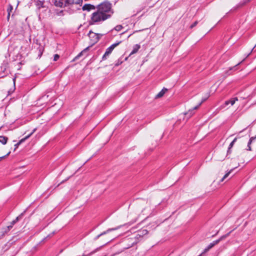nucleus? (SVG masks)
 <instances>
[{
  "instance_id": "obj_38",
  "label": "nucleus",
  "mask_w": 256,
  "mask_h": 256,
  "mask_svg": "<svg viewBox=\"0 0 256 256\" xmlns=\"http://www.w3.org/2000/svg\"><path fill=\"white\" fill-rule=\"evenodd\" d=\"M128 58V57H126V58H124V60H126Z\"/></svg>"
},
{
  "instance_id": "obj_23",
  "label": "nucleus",
  "mask_w": 256,
  "mask_h": 256,
  "mask_svg": "<svg viewBox=\"0 0 256 256\" xmlns=\"http://www.w3.org/2000/svg\"><path fill=\"white\" fill-rule=\"evenodd\" d=\"M13 10V7L11 4H9L8 7V8L7 11L8 14H10L12 11Z\"/></svg>"
},
{
  "instance_id": "obj_36",
  "label": "nucleus",
  "mask_w": 256,
  "mask_h": 256,
  "mask_svg": "<svg viewBox=\"0 0 256 256\" xmlns=\"http://www.w3.org/2000/svg\"><path fill=\"white\" fill-rule=\"evenodd\" d=\"M8 53H9V52H10V54H12V51L9 52V50H8Z\"/></svg>"
},
{
  "instance_id": "obj_33",
  "label": "nucleus",
  "mask_w": 256,
  "mask_h": 256,
  "mask_svg": "<svg viewBox=\"0 0 256 256\" xmlns=\"http://www.w3.org/2000/svg\"><path fill=\"white\" fill-rule=\"evenodd\" d=\"M10 14H8V16H7V18L8 20L10 18Z\"/></svg>"
},
{
  "instance_id": "obj_14",
  "label": "nucleus",
  "mask_w": 256,
  "mask_h": 256,
  "mask_svg": "<svg viewBox=\"0 0 256 256\" xmlns=\"http://www.w3.org/2000/svg\"><path fill=\"white\" fill-rule=\"evenodd\" d=\"M236 140H237V138H234V140L230 144L228 151H227V155L230 154V152H231L230 149L232 148L234 144L236 142Z\"/></svg>"
},
{
  "instance_id": "obj_42",
  "label": "nucleus",
  "mask_w": 256,
  "mask_h": 256,
  "mask_svg": "<svg viewBox=\"0 0 256 256\" xmlns=\"http://www.w3.org/2000/svg\"><path fill=\"white\" fill-rule=\"evenodd\" d=\"M86 48H90V46H88Z\"/></svg>"
},
{
  "instance_id": "obj_13",
  "label": "nucleus",
  "mask_w": 256,
  "mask_h": 256,
  "mask_svg": "<svg viewBox=\"0 0 256 256\" xmlns=\"http://www.w3.org/2000/svg\"><path fill=\"white\" fill-rule=\"evenodd\" d=\"M24 212L20 214L18 216H17L15 220H12L10 224L12 226H14V224L16 223L18 220H21L22 218Z\"/></svg>"
},
{
  "instance_id": "obj_28",
  "label": "nucleus",
  "mask_w": 256,
  "mask_h": 256,
  "mask_svg": "<svg viewBox=\"0 0 256 256\" xmlns=\"http://www.w3.org/2000/svg\"><path fill=\"white\" fill-rule=\"evenodd\" d=\"M16 56V58H14V60H18V59H20V58L22 57V56L18 52Z\"/></svg>"
},
{
  "instance_id": "obj_3",
  "label": "nucleus",
  "mask_w": 256,
  "mask_h": 256,
  "mask_svg": "<svg viewBox=\"0 0 256 256\" xmlns=\"http://www.w3.org/2000/svg\"><path fill=\"white\" fill-rule=\"evenodd\" d=\"M230 232L222 236L220 238L210 243L209 245L204 250V252L198 256H203L206 252H208L210 248L214 247L215 245L218 244L221 240L226 238L230 234Z\"/></svg>"
},
{
  "instance_id": "obj_35",
  "label": "nucleus",
  "mask_w": 256,
  "mask_h": 256,
  "mask_svg": "<svg viewBox=\"0 0 256 256\" xmlns=\"http://www.w3.org/2000/svg\"><path fill=\"white\" fill-rule=\"evenodd\" d=\"M119 64H120V63H119V62H118V63H117V64H116V66H118Z\"/></svg>"
},
{
  "instance_id": "obj_11",
  "label": "nucleus",
  "mask_w": 256,
  "mask_h": 256,
  "mask_svg": "<svg viewBox=\"0 0 256 256\" xmlns=\"http://www.w3.org/2000/svg\"><path fill=\"white\" fill-rule=\"evenodd\" d=\"M83 10H88L90 11L91 10L95 9V7L94 5L90 4H86L82 6Z\"/></svg>"
},
{
  "instance_id": "obj_25",
  "label": "nucleus",
  "mask_w": 256,
  "mask_h": 256,
  "mask_svg": "<svg viewBox=\"0 0 256 256\" xmlns=\"http://www.w3.org/2000/svg\"><path fill=\"white\" fill-rule=\"evenodd\" d=\"M44 49H40L38 51V58H40L42 54Z\"/></svg>"
},
{
  "instance_id": "obj_21",
  "label": "nucleus",
  "mask_w": 256,
  "mask_h": 256,
  "mask_svg": "<svg viewBox=\"0 0 256 256\" xmlns=\"http://www.w3.org/2000/svg\"><path fill=\"white\" fill-rule=\"evenodd\" d=\"M120 42H115L113 44H112L110 46H108V48H115L116 46H117L118 44L120 43Z\"/></svg>"
},
{
  "instance_id": "obj_20",
  "label": "nucleus",
  "mask_w": 256,
  "mask_h": 256,
  "mask_svg": "<svg viewBox=\"0 0 256 256\" xmlns=\"http://www.w3.org/2000/svg\"><path fill=\"white\" fill-rule=\"evenodd\" d=\"M12 227L13 226L11 224L6 226V228H4V233H7L8 232H9L11 228H12Z\"/></svg>"
},
{
  "instance_id": "obj_19",
  "label": "nucleus",
  "mask_w": 256,
  "mask_h": 256,
  "mask_svg": "<svg viewBox=\"0 0 256 256\" xmlns=\"http://www.w3.org/2000/svg\"><path fill=\"white\" fill-rule=\"evenodd\" d=\"M232 171V170H231L228 172L226 174H224V176H223V178L221 180V182H222L225 178H226L229 174L231 173V172Z\"/></svg>"
},
{
  "instance_id": "obj_10",
  "label": "nucleus",
  "mask_w": 256,
  "mask_h": 256,
  "mask_svg": "<svg viewBox=\"0 0 256 256\" xmlns=\"http://www.w3.org/2000/svg\"><path fill=\"white\" fill-rule=\"evenodd\" d=\"M238 100V98L237 97L233 98L230 99L228 100H226L224 102L225 106H228L229 104H230L232 106H233L236 101Z\"/></svg>"
},
{
  "instance_id": "obj_37",
  "label": "nucleus",
  "mask_w": 256,
  "mask_h": 256,
  "mask_svg": "<svg viewBox=\"0 0 256 256\" xmlns=\"http://www.w3.org/2000/svg\"><path fill=\"white\" fill-rule=\"evenodd\" d=\"M236 66H234V67H233V68H230V70H232V69L235 68H236Z\"/></svg>"
},
{
  "instance_id": "obj_29",
  "label": "nucleus",
  "mask_w": 256,
  "mask_h": 256,
  "mask_svg": "<svg viewBox=\"0 0 256 256\" xmlns=\"http://www.w3.org/2000/svg\"><path fill=\"white\" fill-rule=\"evenodd\" d=\"M10 153V152H9L6 155H5L4 156H0V160H2L4 158L8 156Z\"/></svg>"
},
{
  "instance_id": "obj_24",
  "label": "nucleus",
  "mask_w": 256,
  "mask_h": 256,
  "mask_svg": "<svg viewBox=\"0 0 256 256\" xmlns=\"http://www.w3.org/2000/svg\"><path fill=\"white\" fill-rule=\"evenodd\" d=\"M138 49H133L132 51L129 54L128 56H130L134 54H136L138 52Z\"/></svg>"
},
{
  "instance_id": "obj_4",
  "label": "nucleus",
  "mask_w": 256,
  "mask_h": 256,
  "mask_svg": "<svg viewBox=\"0 0 256 256\" xmlns=\"http://www.w3.org/2000/svg\"><path fill=\"white\" fill-rule=\"evenodd\" d=\"M102 36V34H96L90 31L88 33V36L90 39L91 46L96 43Z\"/></svg>"
},
{
  "instance_id": "obj_27",
  "label": "nucleus",
  "mask_w": 256,
  "mask_h": 256,
  "mask_svg": "<svg viewBox=\"0 0 256 256\" xmlns=\"http://www.w3.org/2000/svg\"><path fill=\"white\" fill-rule=\"evenodd\" d=\"M198 24V21H196L194 22L190 26V28H194V26H196L197 24Z\"/></svg>"
},
{
  "instance_id": "obj_44",
  "label": "nucleus",
  "mask_w": 256,
  "mask_h": 256,
  "mask_svg": "<svg viewBox=\"0 0 256 256\" xmlns=\"http://www.w3.org/2000/svg\"><path fill=\"white\" fill-rule=\"evenodd\" d=\"M64 182V180H62V181L61 182V183H62V182Z\"/></svg>"
},
{
  "instance_id": "obj_22",
  "label": "nucleus",
  "mask_w": 256,
  "mask_h": 256,
  "mask_svg": "<svg viewBox=\"0 0 256 256\" xmlns=\"http://www.w3.org/2000/svg\"><path fill=\"white\" fill-rule=\"evenodd\" d=\"M122 28V26L121 25L116 26L114 28V30L117 32H120Z\"/></svg>"
},
{
  "instance_id": "obj_6",
  "label": "nucleus",
  "mask_w": 256,
  "mask_h": 256,
  "mask_svg": "<svg viewBox=\"0 0 256 256\" xmlns=\"http://www.w3.org/2000/svg\"><path fill=\"white\" fill-rule=\"evenodd\" d=\"M36 129L34 128L33 131L30 133L29 134H28V136H25L24 138L21 139L17 144H14V150H16V148H17L18 146L23 142H24L26 140H27L28 138L34 133V132L36 131Z\"/></svg>"
},
{
  "instance_id": "obj_9",
  "label": "nucleus",
  "mask_w": 256,
  "mask_h": 256,
  "mask_svg": "<svg viewBox=\"0 0 256 256\" xmlns=\"http://www.w3.org/2000/svg\"><path fill=\"white\" fill-rule=\"evenodd\" d=\"M110 240H108V242H106L102 246H100L99 248H98L96 249H94V250H92V252H91L90 253L88 254H84L82 256H91L93 254H95L96 252H98L100 250L101 248H102L103 246H105L106 244H108Z\"/></svg>"
},
{
  "instance_id": "obj_18",
  "label": "nucleus",
  "mask_w": 256,
  "mask_h": 256,
  "mask_svg": "<svg viewBox=\"0 0 256 256\" xmlns=\"http://www.w3.org/2000/svg\"><path fill=\"white\" fill-rule=\"evenodd\" d=\"M148 231L146 230H143L140 232H139V236H142L144 235H146L148 234Z\"/></svg>"
},
{
  "instance_id": "obj_1",
  "label": "nucleus",
  "mask_w": 256,
  "mask_h": 256,
  "mask_svg": "<svg viewBox=\"0 0 256 256\" xmlns=\"http://www.w3.org/2000/svg\"><path fill=\"white\" fill-rule=\"evenodd\" d=\"M113 14L112 4L108 2H104L98 4L97 10L92 14L89 24H99L110 18Z\"/></svg>"
},
{
  "instance_id": "obj_40",
  "label": "nucleus",
  "mask_w": 256,
  "mask_h": 256,
  "mask_svg": "<svg viewBox=\"0 0 256 256\" xmlns=\"http://www.w3.org/2000/svg\"><path fill=\"white\" fill-rule=\"evenodd\" d=\"M18 70H20V68H18Z\"/></svg>"
},
{
  "instance_id": "obj_39",
  "label": "nucleus",
  "mask_w": 256,
  "mask_h": 256,
  "mask_svg": "<svg viewBox=\"0 0 256 256\" xmlns=\"http://www.w3.org/2000/svg\"><path fill=\"white\" fill-rule=\"evenodd\" d=\"M70 177L68 178L65 181L67 180L68 179H69Z\"/></svg>"
},
{
  "instance_id": "obj_26",
  "label": "nucleus",
  "mask_w": 256,
  "mask_h": 256,
  "mask_svg": "<svg viewBox=\"0 0 256 256\" xmlns=\"http://www.w3.org/2000/svg\"><path fill=\"white\" fill-rule=\"evenodd\" d=\"M59 58H60V56L58 54H56L54 55V60L57 61Z\"/></svg>"
},
{
  "instance_id": "obj_15",
  "label": "nucleus",
  "mask_w": 256,
  "mask_h": 256,
  "mask_svg": "<svg viewBox=\"0 0 256 256\" xmlns=\"http://www.w3.org/2000/svg\"><path fill=\"white\" fill-rule=\"evenodd\" d=\"M256 140V136H254V137H252L250 138V139L249 140V141L248 142V148H247V150H251L252 149H251V146H250V144H252V142L254 140Z\"/></svg>"
},
{
  "instance_id": "obj_32",
  "label": "nucleus",
  "mask_w": 256,
  "mask_h": 256,
  "mask_svg": "<svg viewBox=\"0 0 256 256\" xmlns=\"http://www.w3.org/2000/svg\"><path fill=\"white\" fill-rule=\"evenodd\" d=\"M136 220H134L133 222H129L128 224H130H130H134V222H136Z\"/></svg>"
},
{
  "instance_id": "obj_5",
  "label": "nucleus",
  "mask_w": 256,
  "mask_h": 256,
  "mask_svg": "<svg viewBox=\"0 0 256 256\" xmlns=\"http://www.w3.org/2000/svg\"><path fill=\"white\" fill-rule=\"evenodd\" d=\"M121 227H122V226H118V227L115 228H108L106 230L104 231V232H102L100 234H98L96 237H94V240L96 241L97 240H98L100 236H104V235L110 232L118 230V228H120Z\"/></svg>"
},
{
  "instance_id": "obj_2",
  "label": "nucleus",
  "mask_w": 256,
  "mask_h": 256,
  "mask_svg": "<svg viewBox=\"0 0 256 256\" xmlns=\"http://www.w3.org/2000/svg\"><path fill=\"white\" fill-rule=\"evenodd\" d=\"M80 0H52V2L56 7H68L74 4H78Z\"/></svg>"
},
{
  "instance_id": "obj_34",
  "label": "nucleus",
  "mask_w": 256,
  "mask_h": 256,
  "mask_svg": "<svg viewBox=\"0 0 256 256\" xmlns=\"http://www.w3.org/2000/svg\"><path fill=\"white\" fill-rule=\"evenodd\" d=\"M136 46L137 47V48H140V46H139L138 44H136Z\"/></svg>"
},
{
  "instance_id": "obj_43",
  "label": "nucleus",
  "mask_w": 256,
  "mask_h": 256,
  "mask_svg": "<svg viewBox=\"0 0 256 256\" xmlns=\"http://www.w3.org/2000/svg\"><path fill=\"white\" fill-rule=\"evenodd\" d=\"M249 54H250L247 55L246 57L248 56Z\"/></svg>"
},
{
  "instance_id": "obj_41",
  "label": "nucleus",
  "mask_w": 256,
  "mask_h": 256,
  "mask_svg": "<svg viewBox=\"0 0 256 256\" xmlns=\"http://www.w3.org/2000/svg\"><path fill=\"white\" fill-rule=\"evenodd\" d=\"M256 46V44L253 47V48H254Z\"/></svg>"
},
{
  "instance_id": "obj_30",
  "label": "nucleus",
  "mask_w": 256,
  "mask_h": 256,
  "mask_svg": "<svg viewBox=\"0 0 256 256\" xmlns=\"http://www.w3.org/2000/svg\"><path fill=\"white\" fill-rule=\"evenodd\" d=\"M57 14L58 16H64V12L63 10H60V12H58V13H57Z\"/></svg>"
},
{
  "instance_id": "obj_31",
  "label": "nucleus",
  "mask_w": 256,
  "mask_h": 256,
  "mask_svg": "<svg viewBox=\"0 0 256 256\" xmlns=\"http://www.w3.org/2000/svg\"><path fill=\"white\" fill-rule=\"evenodd\" d=\"M24 64V62L23 60H22L20 62L18 63V65Z\"/></svg>"
},
{
  "instance_id": "obj_17",
  "label": "nucleus",
  "mask_w": 256,
  "mask_h": 256,
  "mask_svg": "<svg viewBox=\"0 0 256 256\" xmlns=\"http://www.w3.org/2000/svg\"><path fill=\"white\" fill-rule=\"evenodd\" d=\"M8 138L4 136H0V142L2 144H6L8 141Z\"/></svg>"
},
{
  "instance_id": "obj_7",
  "label": "nucleus",
  "mask_w": 256,
  "mask_h": 256,
  "mask_svg": "<svg viewBox=\"0 0 256 256\" xmlns=\"http://www.w3.org/2000/svg\"><path fill=\"white\" fill-rule=\"evenodd\" d=\"M205 99L202 100V102L196 106H194L192 110H190L188 112H186L184 114L188 116V118H190L194 114V110L198 109L200 104L205 101Z\"/></svg>"
},
{
  "instance_id": "obj_16",
  "label": "nucleus",
  "mask_w": 256,
  "mask_h": 256,
  "mask_svg": "<svg viewBox=\"0 0 256 256\" xmlns=\"http://www.w3.org/2000/svg\"><path fill=\"white\" fill-rule=\"evenodd\" d=\"M114 49H108V50L106 52L104 56H102V60H104L106 59V56H108L112 52V50Z\"/></svg>"
},
{
  "instance_id": "obj_12",
  "label": "nucleus",
  "mask_w": 256,
  "mask_h": 256,
  "mask_svg": "<svg viewBox=\"0 0 256 256\" xmlns=\"http://www.w3.org/2000/svg\"><path fill=\"white\" fill-rule=\"evenodd\" d=\"M168 91V89L165 88H164L156 96V97L155 98H162L164 95V94H165V92H166Z\"/></svg>"
},
{
  "instance_id": "obj_8",
  "label": "nucleus",
  "mask_w": 256,
  "mask_h": 256,
  "mask_svg": "<svg viewBox=\"0 0 256 256\" xmlns=\"http://www.w3.org/2000/svg\"><path fill=\"white\" fill-rule=\"evenodd\" d=\"M89 49H84L80 52L75 58H74L73 61H76L78 60L80 57L82 56H85L88 55V50Z\"/></svg>"
}]
</instances>
